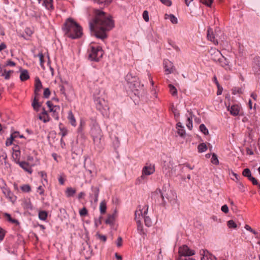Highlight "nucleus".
<instances>
[{
	"label": "nucleus",
	"mask_w": 260,
	"mask_h": 260,
	"mask_svg": "<svg viewBox=\"0 0 260 260\" xmlns=\"http://www.w3.org/2000/svg\"><path fill=\"white\" fill-rule=\"evenodd\" d=\"M164 65L165 71L167 74H169L173 72L174 69L173 63L170 60L166 59L164 60Z\"/></svg>",
	"instance_id": "2eb2a0df"
},
{
	"label": "nucleus",
	"mask_w": 260,
	"mask_h": 260,
	"mask_svg": "<svg viewBox=\"0 0 260 260\" xmlns=\"http://www.w3.org/2000/svg\"><path fill=\"white\" fill-rule=\"evenodd\" d=\"M59 128L60 130V132L59 133V135L61 136L62 138L64 137L68 134V129L64 127L61 123H60L59 125ZM62 141V138L61 139V141Z\"/></svg>",
	"instance_id": "a878e982"
},
{
	"label": "nucleus",
	"mask_w": 260,
	"mask_h": 260,
	"mask_svg": "<svg viewBox=\"0 0 260 260\" xmlns=\"http://www.w3.org/2000/svg\"><path fill=\"white\" fill-rule=\"evenodd\" d=\"M145 208H146V209H144V211L143 212V209H142V210H140L139 211H136V212H135V218L136 219L137 218V215H139V216L141 215V216L144 219V222H145V225L149 227V226H150L151 225L152 222H151V219L148 216H146V215L147 213L148 206L147 205H146Z\"/></svg>",
	"instance_id": "1a4fd4ad"
},
{
	"label": "nucleus",
	"mask_w": 260,
	"mask_h": 260,
	"mask_svg": "<svg viewBox=\"0 0 260 260\" xmlns=\"http://www.w3.org/2000/svg\"><path fill=\"white\" fill-rule=\"evenodd\" d=\"M227 225L229 228L236 229L237 228V224L233 220H230L227 222Z\"/></svg>",
	"instance_id": "a18cd8bd"
},
{
	"label": "nucleus",
	"mask_w": 260,
	"mask_h": 260,
	"mask_svg": "<svg viewBox=\"0 0 260 260\" xmlns=\"http://www.w3.org/2000/svg\"><path fill=\"white\" fill-rule=\"evenodd\" d=\"M202 255L201 260H217L216 258L206 249L200 251Z\"/></svg>",
	"instance_id": "4468645a"
},
{
	"label": "nucleus",
	"mask_w": 260,
	"mask_h": 260,
	"mask_svg": "<svg viewBox=\"0 0 260 260\" xmlns=\"http://www.w3.org/2000/svg\"><path fill=\"white\" fill-rule=\"evenodd\" d=\"M50 95V91L48 88H46L44 89L43 92V96L45 98H48Z\"/></svg>",
	"instance_id": "6e6d98bb"
},
{
	"label": "nucleus",
	"mask_w": 260,
	"mask_h": 260,
	"mask_svg": "<svg viewBox=\"0 0 260 260\" xmlns=\"http://www.w3.org/2000/svg\"><path fill=\"white\" fill-rule=\"evenodd\" d=\"M96 238L103 242H105L107 240V237L105 235H101L99 233L96 234Z\"/></svg>",
	"instance_id": "de8ad7c7"
},
{
	"label": "nucleus",
	"mask_w": 260,
	"mask_h": 260,
	"mask_svg": "<svg viewBox=\"0 0 260 260\" xmlns=\"http://www.w3.org/2000/svg\"><path fill=\"white\" fill-rule=\"evenodd\" d=\"M166 18H169L171 22L173 24H176L178 22L177 18L173 15V14H170L167 15L166 14Z\"/></svg>",
	"instance_id": "72a5a7b5"
},
{
	"label": "nucleus",
	"mask_w": 260,
	"mask_h": 260,
	"mask_svg": "<svg viewBox=\"0 0 260 260\" xmlns=\"http://www.w3.org/2000/svg\"><path fill=\"white\" fill-rule=\"evenodd\" d=\"M103 50L100 46H90L88 50V58L91 61H99L103 55Z\"/></svg>",
	"instance_id": "7ed1b4c3"
},
{
	"label": "nucleus",
	"mask_w": 260,
	"mask_h": 260,
	"mask_svg": "<svg viewBox=\"0 0 260 260\" xmlns=\"http://www.w3.org/2000/svg\"><path fill=\"white\" fill-rule=\"evenodd\" d=\"M5 216L7 218V220H8L9 222L13 223H15L16 224H19L18 221L17 219H13L11 217L10 214H9L8 213H5Z\"/></svg>",
	"instance_id": "c9c22d12"
},
{
	"label": "nucleus",
	"mask_w": 260,
	"mask_h": 260,
	"mask_svg": "<svg viewBox=\"0 0 260 260\" xmlns=\"http://www.w3.org/2000/svg\"><path fill=\"white\" fill-rule=\"evenodd\" d=\"M97 110L101 112L103 116H107L109 114V107L108 103L104 99L97 98L94 100Z\"/></svg>",
	"instance_id": "20e7f679"
},
{
	"label": "nucleus",
	"mask_w": 260,
	"mask_h": 260,
	"mask_svg": "<svg viewBox=\"0 0 260 260\" xmlns=\"http://www.w3.org/2000/svg\"><path fill=\"white\" fill-rule=\"evenodd\" d=\"M244 89L241 87H235L232 89V94L235 95L236 94H242Z\"/></svg>",
	"instance_id": "e433bc0d"
},
{
	"label": "nucleus",
	"mask_w": 260,
	"mask_h": 260,
	"mask_svg": "<svg viewBox=\"0 0 260 260\" xmlns=\"http://www.w3.org/2000/svg\"><path fill=\"white\" fill-rule=\"evenodd\" d=\"M240 109V107L238 105H234L228 107V110L230 111L231 114L235 116L239 115Z\"/></svg>",
	"instance_id": "a211bd4d"
},
{
	"label": "nucleus",
	"mask_w": 260,
	"mask_h": 260,
	"mask_svg": "<svg viewBox=\"0 0 260 260\" xmlns=\"http://www.w3.org/2000/svg\"><path fill=\"white\" fill-rule=\"evenodd\" d=\"M38 56L39 58L41 66H43V63H44L43 54L42 52H40L38 54Z\"/></svg>",
	"instance_id": "5fc2aeb1"
},
{
	"label": "nucleus",
	"mask_w": 260,
	"mask_h": 260,
	"mask_svg": "<svg viewBox=\"0 0 260 260\" xmlns=\"http://www.w3.org/2000/svg\"><path fill=\"white\" fill-rule=\"evenodd\" d=\"M34 109L37 112L39 111V108L41 106V104L38 102L37 104L32 106Z\"/></svg>",
	"instance_id": "e2e57ef3"
},
{
	"label": "nucleus",
	"mask_w": 260,
	"mask_h": 260,
	"mask_svg": "<svg viewBox=\"0 0 260 260\" xmlns=\"http://www.w3.org/2000/svg\"><path fill=\"white\" fill-rule=\"evenodd\" d=\"M107 206L106 202L105 200L102 201L100 205V210L102 214L105 213L106 211Z\"/></svg>",
	"instance_id": "7c9ffc66"
},
{
	"label": "nucleus",
	"mask_w": 260,
	"mask_h": 260,
	"mask_svg": "<svg viewBox=\"0 0 260 260\" xmlns=\"http://www.w3.org/2000/svg\"><path fill=\"white\" fill-rule=\"evenodd\" d=\"M38 3L44 6L47 10H51L54 9L52 0H38Z\"/></svg>",
	"instance_id": "f3484780"
},
{
	"label": "nucleus",
	"mask_w": 260,
	"mask_h": 260,
	"mask_svg": "<svg viewBox=\"0 0 260 260\" xmlns=\"http://www.w3.org/2000/svg\"><path fill=\"white\" fill-rule=\"evenodd\" d=\"M207 38L211 42H213L215 45L218 44V41L215 39L214 34L211 28H209L207 30Z\"/></svg>",
	"instance_id": "6ab92c4d"
},
{
	"label": "nucleus",
	"mask_w": 260,
	"mask_h": 260,
	"mask_svg": "<svg viewBox=\"0 0 260 260\" xmlns=\"http://www.w3.org/2000/svg\"><path fill=\"white\" fill-rule=\"evenodd\" d=\"M17 164H19V166L26 172H27L29 174H31L32 170L31 167L29 166L28 162L18 161Z\"/></svg>",
	"instance_id": "4be33fe9"
},
{
	"label": "nucleus",
	"mask_w": 260,
	"mask_h": 260,
	"mask_svg": "<svg viewBox=\"0 0 260 260\" xmlns=\"http://www.w3.org/2000/svg\"><path fill=\"white\" fill-rule=\"evenodd\" d=\"M5 233V231L0 226V242L3 240Z\"/></svg>",
	"instance_id": "864d4df0"
},
{
	"label": "nucleus",
	"mask_w": 260,
	"mask_h": 260,
	"mask_svg": "<svg viewBox=\"0 0 260 260\" xmlns=\"http://www.w3.org/2000/svg\"><path fill=\"white\" fill-rule=\"evenodd\" d=\"M194 251L190 249L186 245H183L179 248V257H182V256H184V257L186 256H190L194 255Z\"/></svg>",
	"instance_id": "9d476101"
},
{
	"label": "nucleus",
	"mask_w": 260,
	"mask_h": 260,
	"mask_svg": "<svg viewBox=\"0 0 260 260\" xmlns=\"http://www.w3.org/2000/svg\"><path fill=\"white\" fill-rule=\"evenodd\" d=\"M114 220V217L112 215H109L107 219L106 220L105 222L106 224H111L113 223Z\"/></svg>",
	"instance_id": "8fccbe9b"
},
{
	"label": "nucleus",
	"mask_w": 260,
	"mask_h": 260,
	"mask_svg": "<svg viewBox=\"0 0 260 260\" xmlns=\"http://www.w3.org/2000/svg\"><path fill=\"white\" fill-rule=\"evenodd\" d=\"M20 188L24 192H29L31 191V187L28 184L22 185L21 186Z\"/></svg>",
	"instance_id": "ea45409f"
},
{
	"label": "nucleus",
	"mask_w": 260,
	"mask_h": 260,
	"mask_svg": "<svg viewBox=\"0 0 260 260\" xmlns=\"http://www.w3.org/2000/svg\"><path fill=\"white\" fill-rule=\"evenodd\" d=\"M48 213L45 211H41L39 212V218L40 220H45L47 219Z\"/></svg>",
	"instance_id": "f704fd0d"
},
{
	"label": "nucleus",
	"mask_w": 260,
	"mask_h": 260,
	"mask_svg": "<svg viewBox=\"0 0 260 260\" xmlns=\"http://www.w3.org/2000/svg\"><path fill=\"white\" fill-rule=\"evenodd\" d=\"M252 70L255 75H260V57H255L252 61Z\"/></svg>",
	"instance_id": "f8f14e48"
},
{
	"label": "nucleus",
	"mask_w": 260,
	"mask_h": 260,
	"mask_svg": "<svg viewBox=\"0 0 260 260\" xmlns=\"http://www.w3.org/2000/svg\"><path fill=\"white\" fill-rule=\"evenodd\" d=\"M92 191L94 196V202H97L98 201V197L99 194V189L96 187L92 186L91 187Z\"/></svg>",
	"instance_id": "473e14b6"
},
{
	"label": "nucleus",
	"mask_w": 260,
	"mask_h": 260,
	"mask_svg": "<svg viewBox=\"0 0 260 260\" xmlns=\"http://www.w3.org/2000/svg\"><path fill=\"white\" fill-rule=\"evenodd\" d=\"M169 87L170 89V92L173 96H176L177 95V90L176 87L172 84H169Z\"/></svg>",
	"instance_id": "58836bf2"
},
{
	"label": "nucleus",
	"mask_w": 260,
	"mask_h": 260,
	"mask_svg": "<svg viewBox=\"0 0 260 260\" xmlns=\"http://www.w3.org/2000/svg\"><path fill=\"white\" fill-rule=\"evenodd\" d=\"M13 72V71H7L6 70H4V73L1 74V76H3L5 79L8 80L10 78L11 74Z\"/></svg>",
	"instance_id": "a19ab883"
},
{
	"label": "nucleus",
	"mask_w": 260,
	"mask_h": 260,
	"mask_svg": "<svg viewBox=\"0 0 260 260\" xmlns=\"http://www.w3.org/2000/svg\"><path fill=\"white\" fill-rule=\"evenodd\" d=\"M29 78V75L27 70H22L20 75V79L21 81H24L28 80Z\"/></svg>",
	"instance_id": "b1692460"
},
{
	"label": "nucleus",
	"mask_w": 260,
	"mask_h": 260,
	"mask_svg": "<svg viewBox=\"0 0 260 260\" xmlns=\"http://www.w3.org/2000/svg\"><path fill=\"white\" fill-rule=\"evenodd\" d=\"M129 88L132 91L134 92L135 95L142 94L144 93V85L141 84L139 80V79L135 81V82L129 86Z\"/></svg>",
	"instance_id": "6e6552de"
},
{
	"label": "nucleus",
	"mask_w": 260,
	"mask_h": 260,
	"mask_svg": "<svg viewBox=\"0 0 260 260\" xmlns=\"http://www.w3.org/2000/svg\"><path fill=\"white\" fill-rule=\"evenodd\" d=\"M87 210L85 208H82L79 212L81 216H84L87 214Z\"/></svg>",
	"instance_id": "13d9d810"
},
{
	"label": "nucleus",
	"mask_w": 260,
	"mask_h": 260,
	"mask_svg": "<svg viewBox=\"0 0 260 260\" xmlns=\"http://www.w3.org/2000/svg\"><path fill=\"white\" fill-rule=\"evenodd\" d=\"M219 64L224 68L225 70H230V67L229 66V62L228 60L224 57L223 55L222 56V57L220 58V59L217 62Z\"/></svg>",
	"instance_id": "aec40b11"
},
{
	"label": "nucleus",
	"mask_w": 260,
	"mask_h": 260,
	"mask_svg": "<svg viewBox=\"0 0 260 260\" xmlns=\"http://www.w3.org/2000/svg\"><path fill=\"white\" fill-rule=\"evenodd\" d=\"M14 140L13 138L10 136L9 138H8L6 142V145L7 146L11 145L12 144V142Z\"/></svg>",
	"instance_id": "bf43d9fd"
},
{
	"label": "nucleus",
	"mask_w": 260,
	"mask_h": 260,
	"mask_svg": "<svg viewBox=\"0 0 260 260\" xmlns=\"http://www.w3.org/2000/svg\"><path fill=\"white\" fill-rule=\"evenodd\" d=\"M201 2L208 7H210L213 0H200Z\"/></svg>",
	"instance_id": "3c124183"
},
{
	"label": "nucleus",
	"mask_w": 260,
	"mask_h": 260,
	"mask_svg": "<svg viewBox=\"0 0 260 260\" xmlns=\"http://www.w3.org/2000/svg\"><path fill=\"white\" fill-rule=\"evenodd\" d=\"M62 29L66 36L73 39L80 38L82 35L81 26L71 19L66 21Z\"/></svg>",
	"instance_id": "f03ea898"
},
{
	"label": "nucleus",
	"mask_w": 260,
	"mask_h": 260,
	"mask_svg": "<svg viewBox=\"0 0 260 260\" xmlns=\"http://www.w3.org/2000/svg\"><path fill=\"white\" fill-rule=\"evenodd\" d=\"M60 111V107L59 106H55L54 108H52V109H50V110L49 111L50 112H51L52 114V117L55 119L56 120H58L59 119V114L58 113Z\"/></svg>",
	"instance_id": "412c9836"
},
{
	"label": "nucleus",
	"mask_w": 260,
	"mask_h": 260,
	"mask_svg": "<svg viewBox=\"0 0 260 260\" xmlns=\"http://www.w3.org/2000/svg\"><path fill=\"white\" fill-rule=\"evenodd\" d=\"M93 22H90L89 26L92 34L97 38L104 40L107 36L106 31L111 30L114 23L111 17L101 10H96Z\"/></svg>",
	"instance_id": "f257e3e1"
},
{
	"label": "nucleus",
	"mask_w": 260,
	"mask_h": 260,
	"mask_svg": "<svg viewBox=\"0 0 260 260\" xmlns=\"http://www.w3.org/2000/svg\"><path fill=\"white\" fill-rule=\"evenodd\" d=\"M198 151L200 153L205 152L207 149V147L204 143L200 144L198 146Z\"/></svg>",
	"instance_id": "4c0bfd02"
},
{
	"label": "nucleus",
	"mask_w": 260,
	"mask_h": 260,
	"mask_svg": "<svg viewBox=\"0 0 260 260\" xmlns=\"http://www.w3.org/2000/svg\"><path fill=\"white\" fill-rule=\"evenodd\" d=\"M143 18L146 22H148L149 20L148 12L145 10L143 13Z\"/></svg>",
	"instance_id": "603ef678"
},
{
	"label": "nucleus",
	"mask_w": 260,
	"mask_h": 260,
	"mask_svg": "<svg viewBox=\"0 0 260 260\" xmlns=\"http://www.w3.org/2000/svg\"><path fill=\"white\" fill-rule=\"evenodd\" d=\"M200 129L205 135L208 134V130L204 124H201L200 126Z\"/></svg>",
	"instance_id": "49530a36"
},
{
	"label": "nucleus",
	"mask_w": 260,
	"mask_h": 260,
	"mask_svg": "<svg viewBox=\"0 0 260 260\" xmlns=\"http://www.w3.org/2000/svg\"><path fill=\"white\" fill-rule=\"evenodd\" d=\"M188 115H186L187 116V122H186V126L189 129L191 130L192 128V117L193 114L192 112H189Z\"/></svg>",
	"instance_id": "5701e85b"
},
{
	"label": "nucleus",
	"mask_w": 260,
	"mask_h": 260,
	"mask_svg": "<svg viewBox=\"0 0 260 260\" xmlns=\"http://www.w3.org/2000/svg\"><path fill=\"white\" fill-rule=\"evenodd\" d=\"M173 169V163L169 160V161H165L162 167L163 173L166 175L170 176L172 174Z\"/></svg>",
	"instance_id": "9b49d317"
},
{
	"label": "nucleus",
	"mask_w": 260,
	"mask_h": 260,
	"mask_svg": "<svg viewBox=\"0 0 260 260\" xmlns=\"http://www.w3.org/2000/svg\"><path fill=\"white\" fill-rule=\"evenodd\" d=\"M177 133L181 137H183L185 135V130L183 128L177 129Z\"/></svg>",
	"instance_id": "4d7b16f0"
},
{
	"label": "nucleus",
	"mask_w": 260,
	"mask_h": 260,
	"mask_svg": "<svg viewBox=\"0 0 260 260\" xmlns=\"http://www.w3.org/2000/svg\"><path fill=\"white\" fill-rule=\"evenodd\" d=\"M3 192L7 197L9 198L11 201H12L13 193L9 189H4Z\"/></svg>",
	"instance_id": "79ce46f5"
},
{
	"label": "nucleus",
	"mask_w": 260,
	"mask_h": 260,
	"mask_svg": "<svg viewBox=\"0 0 260 260\" xmlns=\"http://www.w3.org/2000/svg\"><path fill=\"white\" fill-rule=\"evenodd\" d=\"M76 190L72 187H68L66 191V193L67 197H73L76 193Z\"/></svg>",
	"instance_id": "c756f323"
},
{
	"label": "nucleus",
	"mask_w": 260,
	"mask_h": 260,
	"mask_svg": "<svg viewBox=\"0 0 260 260\" xmlns=\"http://www.w3.org/2000/svg\"><path fill=\"white\" fill-rule=\"evenodd\" d=\"M209 53L211 55V59L216 62H217L222 56L220 51L215 48H211Z\"/></svg>",
	"instance_id": "ddd939ff"
},
{
	"label": "nucleus",
	"mask_w": 260,
	"mask_h": 260,
	"mask_svg": "<svg viewBox=\"0 0 260 260\" xmlns=\"http://www.w3.org/2000/svg\"><path fill=\"white\" fill-rule=\"evenodd\" d=\"M155 172V167L154 165L146 164L142 170L141 176L138 179L139 183H142L146 179V176L150 175Z\"/></svg>",
	"instance_id": "423d86ee"
},
{
	"label": "nucleus",
	"mask_w": 260,
	"mask_h": 260,
	"mask_svg": "<svg viewBox=\"0 0 260 260\" xmlns=\"http://www.w3.org/2000/svg\"><path fill=\"white\" fill-rule=\"evenodd\" d=\"M91 135L94 143H100L103 136L102 130L98 124H94L91 129Z\"/></svg>",
	"instance_id": "39448f33"
},
{
	"label": "nucleus",
	"mask_w": 260,
	"mask_h": 260,
	"mask_svg": "<svg viewBox=\"0 0 260 260\" xmlns=\"http://www.w3.org/2000/svg\"><path fill=\"white\" fill-rule=\"evenodd\" d=\"M37 191L41 195H43L44 193V190L42 186H39L37 188Z\"/></svg>",
	"instance_id": "69168bd1"
},
{
	"label": "nucleus",
	"mask_w": 260,
	"mask_h": 260,
	"mask_svg": "<svg viewBox=\"0 0 260 260\" xmlns=\"http://www.w3.org/2000/svg\"><path fill=\"white\" fill-rule=\"evenodd\" d=\"M137 230H138V233L144 237V236L146 235V233L143 230V225L139 220H137Z\"/></svg>",
	"instance_id": "cd10ccee"
},
{
	"label": "nucleus",
	"mask_w": 260,
	"mask_h": 260,
	"mask_svg": "<svg viewBox=\"0 0 260 260\" xmlns=\"http://www.w3.org/2000/svg\"><path fill=\"white\" fill-rule=\"evenodd\" d=\"M137 78L136 76H133L131 74H127L125 77V80L129 86L132 84Z\"/></svg>",
	"instance_id": "393cba45"
},
{
	"label": "nucleus",
	"mask_w": 260,
	"mask_h": 260,
	"mask_svg": "<svg viewBox=\"0 0 260 260\" xmlns=\"http://www.w3.org/2000/svg\"><path fill=\"white\" fill-rule=\"evenodd\" d=\"M211 162L212 163L215 165H217L219 163V161L217 158V155L215 153H213L212 154V156L211 158Z\"/></svg>",
	"instance_id": "09e8293b"
},
{
	"label": "nucleus",
	"mask_w": 260,
	"mask_h": 260,
	"mask_svg": "<svg viewBox=\"0 0 260 260\" xmlns=\"http://www.w3.org/2000/svg\"><path fill=\"white\" fill-rule=\"evenodd\" d=\"M42 84L39 77L35 78V91L34 93L36 96H39L40 92L42 88Z\"/></svg>",
	"instance_id": "dca6fc26"
},
{
	"label": "nucleus",
	"mask_w": 260,
	"mask_h": 260,
	"mask_svg": "<svg viewBox=\"0 0 260 260\" xmlns=\"http://www.w3.org/2000/svg\"><path fill=\"white\" fill-rule=\"evenodd\" d=\"M221 211L224 213H228L229 212V208L226 205H224L221 207Z\"/></svg>",
	"instance_id": "680f3d73"
},
{
	"label": "nucleus",
	"mask_w": 260,
	"mask_h": 260,
	"mask_svg": "<svg viewBox=\"0 0 260 260\" xmlns=\"http://www.w3.org/2000/svg\"><path fill=\"white\" fill-rule=\"evenodd\" d=\"M243 175L244 176L246 177L248 179L252 176L250 170L248 168L245 169L243 171Z\"/></svg>",
	"instance_id": "37998d69"
},
{
	"label": "nucleus",
	"mask_w": 260,
	"mask_h": 260,
	"mask_svg": "<svg viewBox=\"0 0 260 260\" xmlns=\"http://www.w3.org/2000/svg\"><path fill=\"white\" fill-rule=\"evenodd\" d=\"M178 260H195V259L188 256L185 257H179Z\"/></svg>",
	"instance_id": "774afa93"
},
{
	"label": "nucleus",
	"mask_w": 260,
	"mask_h": 260,
	"mask_svg": "<svg viewBox=\"0 0 260 260\" xmlns=\"http://www.w3.org/2000/svg\"><path fill=\"white\" fill-rule=\"evenodd\" d=\"M68 119L72 125L76 126V121L71 111H70L68 113Z\"/></svg>",
	"instance_id": "bb28decb"
},
{
	"label": "nucleus",
	"mask_w": 260,
	"mask_h": 260,
	"mask_svg": "<svg viewBox=\"0 0 260 260\" xmlns=\"http://www.w3.org/2000/svg\"><path fill=\"white\" fill-rule=\"evenodd\" d=\"M12 156L15 159L16 162L17 164L18 161H20V151L14 149V152H13Z\"/></svg>",
	"instance_id": "2f4dec72"
},
{
	"label": "nucleus",
	"mask_w": 260,
	"mask_h": 260,
	"mask_svg": "<svg viewBox=\"0 0 260 260\" xmlns=\"http://www.w3.org/2000/svg\"><path fill=\"white\" fill-rule=\"evenodd\" d=\"M217 87V94L218 95L221 94L223 88L219 84H218V85H216Z\"/></svg>",
	"instance_id": "0e129e2a"
},
{
	"label": "nucleus",
	"mask_w": 260,
	"mask_h": 260,
	"mask_svg": "<svg viewBox=\"0 0 260 260\" xmlns=\"http://www.w3.org/2000/svg\"><path fill=\"white\" fill-rule=\"evenodd\" d=\"M160 1L167 6H170L172 5V2L170 0H160Z\"/></svg>",
	"instance_id": "052dcab7"
},
{
	"label": "nucleus",
	"mask_w": 260,
	"mask_h": 260,
	"mask_svg": "<svg viewBox=\"0 0 260 260\" xmlns=\"http://www.w3.org/2000/svg\"><path fill=\"white\" fill-rule=\"evenodd\" d=\"M122 244V239L121 237H119L117 239V241L116 242V245L118 247L121 246Z\"/></svg>",
	"instance_id": "338daca9"
},
{
	"label": "nucleus",
	"mask_w": 260,
	"mask_h": 260,
	"mask_svg": "<svg viewBox=\"0 0 260 260\" xmlns=\"http://www.w3.org/2000/svg\"><path fill=\"white\" fill-rule=\"evenodd\" d=\"M151 198L154 200L155 203H158L164 207L166 206L167 204L163 193L160 189H157L152 193Z\"/></svg>",
	"instance_id": "0eeeda50"
},
{
	"label": "nucleus",
	"mask_w": 260,
	"mask_h": 260,
	"mask_svg": "<svg viewBox=\"0 0 260 260\" xmlns=\"http://www.w3.org/2000/svg\"><path fill=\"white\" fill-rule=\"evenodd\" d=\"M39 118L41 120H42L44 122L46 123L50 121V117L49 115H40L39 116Z\"/></svg>",
	"instance_id": "c03bdc74"
},
{
	"label": "nucleus",
	"mask_w": 260,
	"mask_h": 260,
	"mask_svg": "<svg viewBox=\"0 0 260 260\" xmlns=\"http://www.w3.org/2000/svg\"><path fill=\"white\" fill-rule=\"evenodd\" d=\"M166 198L172 206H175V205L178 204L177 196L176 194L172 193V197H169L167 196L166 197Z\"/></svg>",
	"instance_id": "c85d7f7f"
}]
</instances>
